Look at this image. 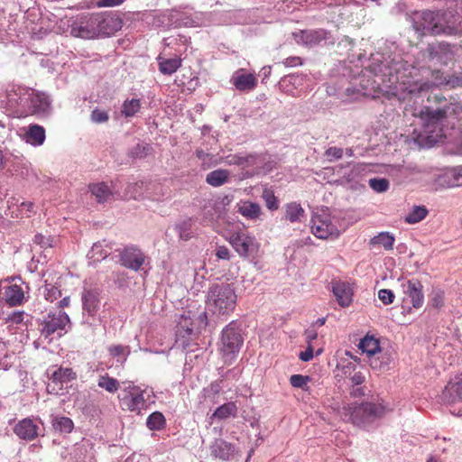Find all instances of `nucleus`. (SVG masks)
Returning <instances> with one entry per match:
<instances>
[{"instance_id":"1","label":"nucleus","mask_w":462,"mask_h":462,"mask_svg":"<svg viewBox=\"0 0 462 462\" xmlns=\"http://www.w3.org/2000/svg\"><path fill=\"white\" fill-rule=\"evenodd\" d=\"M365 70L374 79L364 77L358 88L346 89V96L357 93L372 98L383 97L389 100L396 98L400 102H411L434 88L446 86L448 79L440 70L432 72L433 80L422 79L420 78V69L391 50L372 53Z\"/></svg>"},{"instance_id":"2","label":"nucleus","mask_w":462,"mask_h":462,"mask_svg":"<svg viewBox=\"0 0 462 462\" xmlns=\"http://www.w3.org/2000/svg\"><path fill=\"white\" fill-rule=\"evenodd\" d=\"M414 31L420 36H461L462 16L455 10H422L410 16Z\"/></svg>"},{"instance_id":"3","label":"nucleus","mask_w":462,"mask_h":462,"mask_svg":"<svg viewBox=\"0 0 462 462\" xmlns=\"http://www.w3.org/2000/svg\"><path fill=\"white\" fill-rule=\"evenodd\" d=\"M336 410L343 421L350 422L365 431H373L379 427L381 420L390 408L383 401L376 400L345 403Z\"/></svg>"},{"instance_id":"4","label":"nucleus","mask_w":462,"mask_h":462,"mask_svg":"<svg viewBox=\"0 0 462 462\" xmlns=\"http://www.w3.org/2000/svg\"><path fill=\"white\" fill-rule=\"evenodd\" d=\"M436 100L439 104L436 107L423 106L413 108L411 112V116L418 119V124L425 134L440 132L451 107V103L444 97H436Z\"/></svg>"},{"instance_id":"5","label":"nucleus","mask_w":462,"mask_h":462,"mask_svg":"<svg viewBox=\"0 0 462 462\" xmlns=\"http://www.w3.org/2000/svg\"><path fill=\"white\" fill-rule=\"evenodd\" d=\"M236 294L231 284H214L209 288L207 296L208 310L217 315H228L236 308Z\"/></svg>"},{"instance_id":"6","label":"nucleus","mask_w":462,"mask_h":462,"mask_svg":"<svg viewBox=\"0 0 462 462\" xmlns=\"http://www.w3.org/2000/svg\"><path fill=\"white\" fill-rule=\"evenodd\" d=\"M244 338L235 322L229 323L222 331L220 353L224 363L231 365L243 345Z\"/></svg>"},{"instance_id":"7","label":"nucleus","mask_w":462,"mask_h":462,"mask_svg":"<svg viewBox=\"0 0 462 462\" xmlns=\"http://www.w3.org/2000/svg\"><path fill=\"white\" fill-rule=\"evenodd\" d=\"M227 241L241 258L254 260L260 255L261 244L248 232L235 231Z\"/></svg>"},{"instance_id":"8","label":"nucleus","mask_w":462,"mask_h":462,"mask_svg":"<svg viewBox=\"0 0 462 462\" xmlns=\"http://www.w3.org/2000/svg\"><path fill=\"white\" fill-rule=\"evenodd\" d=\"M31 89L21 86H12L6 90L5 104L6 110L16 117H25V110Z\"/></svg>"},{"instance_id":"9","label":"nucleus","mask_w":462,"mask_h":462,"mask_svg":"<svg viewBox=\"0 0 462 462\" xmlns=\"http://www.w3.org/2000/svg\"><path fill=\"white\" fill-rule=\"evenodd\" d=\"M144 391L134 383L122 389L118 395L120 407L124 411L135 412L140 414L143 410L147 408L146 400L144 399Z\"/></svg>"},{"instance_id":"10","label":"nucleus","mask_w":462,"mask_h":462,"mask_svg":"<svg viewBox=\"0 0 462 462\" xmlns=\"http://www.w3.org/2000/svg\"><path fill=\"white\" fill-rule=\"evenodd\" d=\"M265 161L263 154L257 153H234L226 156L227 165H236L245 171L248 176L259 173Z\"/></svg>"},{"instance_id":"11","label":"nucleus","mask_w":462,"mask_h":462,"mask_svg":"<svg viewBox=\"0 0 462 462\" xmlns=\"http://www.w3.org/2000/svg\"><path fill=\"white\" fill-rule=\"evenodd\" d=\"M69 323L68 314L62 310L49 312L41 323L40 332L45 338H50L55 332L65 329Z\"/></svg>"},{"instance_id":"12","label":"nucleus","mask_w":462,"mask_h":462,"mask_svg":"<svg viewBox=\"0 0 462 462\" xmlns=\"http://www.w3.org/2000/svg\"><path fill=\"white\" fill-rule=\"evenodd\" d=\"M97 25L95 13L81 16L71 25L70 33L74 37L94 39L97 37Z\"/></svg>"},{"instance_id":"13","label":"nucleus","mask_w":462,"mask_h":462,"mask_svg":"<svg viewBox=\"0 0 462 462\" xmlns=\"http://www.w3.org/2000/svg\"><path fill=\"white\" fill-rule=\"evenodd\" d=\"M359 362L360 358L358 356L352 355L350 351H345L344 355L337 359L335 369V377L337 382L341 380L350 382V378L355 373H362L360 370H356Z\"/></svg>"},{"instance_id":"14","label":"nucleus","mask_w":462,"mask_h":462,"mask_svg":"<svg viewBox=\"0 0 462 462\" xmlns=\"http://www.w3.org/2000/svg\"><path fill=\"white\" fill-rule=\"evenodd\" d=\"M95 17L97 18V37L111 35L121 28V20L110 13H95Z\"/></svg>"},{"instance_id":"15","label":"nucleus","mask_w":462,"mask_h":462,"mask_svg":"<svg viewBox=\"0 0 462 462\" xmlns=\"http://www.w3.org/2000/svg\"><path fill=\"white\" fill-rule=\"evenodd\" d=\"M144 254L135 246H126L120 253L121 264L124 267L134 270L135 272L141 269L142 265L144 263Z\"/></svg>"},{"instance_id":"16","label":"nucleus","mask_w":462,"mask_h":462,"mask_svg":"<svg viewBox=\"0 0 462 462\" xmlns=\"http://www.w3.org/2000/svg\"><path fill=\"white\" fill-rule=\"evenodd\" d=\"M210 452L215 458L227 461L235 458L239 450L232 443L222 439H217L210 446Z\"/></svg>"},{"instance_id":"17","label":"nucleus","mask_w":462,"mask_h":462,"mask_svg":"<svg viewBox=\"0 0 462 462\" xmlns=\"http://www.w3.org/2000/svg\"><path fill=\"white\" fill-rule=\"evenodd\" d=\"M441 402L446 404H453L462 401V377H455L450 380L443 389L440 396Z\"/></svg>"},{"instance_id":"18","label":"nucleus","mask_w":462,"mask_h":462,"mask_svg":"<svg viewBox=\"0 0 462 462\" xmlns=\"http://www.w3.org/2000/svg\"><path fill=\"white\" fill-rule=\"evenodd\" d=\"M331 291L337 303L342 308L350 306L353 301V289L348 282L342 281H332Z\"/></svg>"},{"instance_id":"19","label":"nucleus","mask_w":462,"mask_h":462,"mask_svg":"<svg viewBox=\"0 0 462 462\" xmlns=\"http://www.w3.org/2000/svg\"><path fill=\"white\" fill-rule=\"evenodd\" d=\"M403 291L411 298L415 309L422 307L424 302L423 285L417 279L408 280L402 283Z\"/></svg>"},{"instance_id":"20","label":"nucleus","mask_w":462,"mask_h":462,"mask_svg":"<svg viewBox=\"0 0 462 462\" xmlns=\"http://www.w3.org/2000/svg\"><path fill=\"white\" fill-rule=\"evenodd\" d=\"M50 103L44 94H40L31 89L30 98L27 103L25 116L31 115H42L49 108Z\"/></svg>"},{"instance_id":"21","label":"nucleus","mask_w":462,"mask_h":462,"mask_svg":"<svg viewBox=\"0 0 462 462\" xmlns=\"http://www.w3.org/2000/svg\"><path fill=\"white\" fill-rule=\"evenodd\" d=\"M319 211H322V215L319 214V239L333 240L338 237L340 231L330 216L326 215L323 208L319 209Z\"/></svg>"},{"instance_id":"22","label":"nucleus","mask_w":462,"mask_h":462,"mask_svg":"<svg viewBox=\"0 0 462 462\" xmlns=\"http://www.w3.org/2000/svg\"><path fill=\"white\" fill-rule=\"evenodd\" d=\"M14 431L22 439L32 440L38 436V426L30 418H25L14 426Z\"/></svg>"},{"instance_id":"23","label":"nucleus","mask_w":462,"mask_h":462,"mask_svg":"<svg viewBox=\"0 0 462 462\" xmlns=\"http://www.w3.org/2000/svg\"><path fill=\"white\" fill-rule=\"evenodd\" d=\"M236 211L247 220L256 221L262 215L261 206L250 200H240L236 205Z\"/></svg>"},{"instance_id":"24","label":"nucleus","mask_w":462,"mask_h":462,"mask_svg":"<svg viewBox=\"0 0 462 462\" xmlns=\"http://www.w3.org/2000/svg\"><path fill=\"white\" fill-rule=\"evenodd\" d=\"M232 83L239 91H251L256 87L257 79L254 74H245L241 69L234 74Z\"/></svg>"},{"instance_id":"25","label":"nucleus","mask_w":462,"mask_h":462,"mask_svg":"<svg viewBox=\"0 0 462 462\" xmlns=\"http://www.w3.org/2000/svg\"><path fill=\"white\" fill-rule=\"evenodd\" d=\"M192 333L193 328L191 319L182 316L177 326L176 343L184 348L187 347L189 346V337Z\"/></svg>"},{"instance_id":"26","label":"nucleus","mask_w":462,"mask_h":462,"mask_svg":"<svg viewBox=\"0 0 462 462\" xmlns=\"http://www.w3.org/2000/svg\"><path fill=\"white\" fill-rule=\"evenodd\" d=\"M88 189L98 203L109 202L114 199V192L105 182L90 184Z\"/></svg>"},{"instance_id":"27","label":"nucleus","mask_w":462,"mask_h":462,"mask_svg":"<svg viewBox=\"0 0 462 462\" xmlns=\"http://www.w3.org/2000/svg\"><path fill=\"white\" fill-rule=\"evenodd\" d=\"M159 70L163 75H171L175 73L182 64L180 57L175 56L174 58L166 59L159 56L157 58Z\"/></svg>"},{"instance_id":"28","label":"nucleus","mask_w":462,"mask_h":462,"mask_svg":"<svg viewBox=\"0 0 462 462\" xmlns=\"http://www.w3.org/2000/svg\"><path fill=\"white\" fill-rule=\"evenodd\" d=\"M358 348L368 356H373L381 352L379 339L372 335H365L359 342Z\"/></svg>"},{"instance_id":"29","label":"nucleus","mask_w":462,"mask_h":462,"mask_svg":"<svg viewBox=\"0 0 462 462\" xmlns=\"http://www.w3.org/2000/svg\"><path fill=\"white\" fill-rule=\"evenodd\" d=\"M365 380L363 373H355L350 378V382L346 383L350 387L349 393L354 398H359L365 395V387L362 384Z\"/></svg>"},{"instance_id":"30","label":"nucleus","mask_w":462,"mask_h":462,"mask_svg":"<svg viewBox=\"0 0 462 462\" xmlns=\"http://www.w3.org/2000/svg\"><path fill=\"white\" fill-rule=\"evenodd\" d=\"M25 141L34 146L42 145L45 141V129L38 125H30L25 134Z\"/></svg>"},{"instance_id":"31","label":"nucleus","mask_w":462,"mask_h":462,"mask_svg":"<svg viewBox=\"0 0 462 462\" xmlns=\"http://www.w3.org/2000/svg\"><path fill=\"white\" fill-rule=\"evenodd\" d=\"M230 171L226 169H217L208 172L206 182L212 187H220L229 181Z\"/></svg>"},{"instance_id":"32","label":"nucleus","mask_w":462,"mask_h":462,"mask_svg":"<svg viewBox=\"0 0 462 462\" xmlns=\"http://www.w3.org/2000/svg\"><path fill=\"white\" fill-rule=\"evenodd\" d=\"M284 209V218L291 223L300 222L301 218L305 215V211L302 207L296 202L286 204Z\"/></svg>"},{"instance_id":"33","label":"nucleus","mask_w":462,"mask_h":462,"mask_svg":"<svg viewBox=\"0 0 462 462\" xmlns=\"http://www.w3.org/2000/svg\"><path fill=\"white\" fill-rule=\"evenodd\" d=\"M5 294V300H6L7 304L10 306L21 305L23 300V298H24L23 289L19 285H16V284L7 287Z\"/></svg>"},{"instance_id":"34","label":"nucleus","mask_w":462,"mask_h":462,"mask_svg":"<svg viewBox=\"0 0 462 462\" xmlns=\"http://www.w3.org/2000/svg\"><path fill=\"white\" fill-rule=\"evenodd\" d=\"M394 241L393 235L389 232H381L370 239L369 245L372 246H382L388 251L393 249Z\"/></svg>"},{"instance_id":"35","label":"nucleus","mask_w":462,"mask_h":462,"mask_svg":"<svg viewBox=\"0 0 462 462\" xmlns=\"http://www.w3.org/2000/svg\"><path fill=\"white\" fill-rule=\"evenodd\" d=\"M429 211L425 206H413L411 211L404 217V221L407 224H416L423 220Z\"/></svg>"},{"instance_id":"36","label":"nucleus","mask_w":462,"mask_h":462,"mask_svg":"<svg viewBox=\"0 0 462 462\" xmlns=\"http://www.w3.org/2000/svg\"><path fill=\"white\" fill-rule=\"evenodd\" d=\"M74 379H76V373L72 370V368L69 367H60L54 371L51 375V380L53 383H69Z\"/></svg>"},{"instance_id":"37","label":"nucleus","mask_w":462,"mask_h":462,"mask_svg":"<svg viewBox=\"0 0 462 462\" xmlns=\"http://www.w3.org/2000/svg\"><path fill=\"white\" fill-rule=\"evenodd\" d=\"M237 412V406L235 402H230L219 406L213 413L212 417L219 420L226 419L230 416L235 417Z\"/></svg>"},{"instance_id":"38","label":"nucleus","mask_w":462,"mask_h":462,"mask_svg":"<svg viewBox=\"0 0 462 462\" xmlns=\"http://www.w3.org/2000/svg\"><path fill=\"white\" fill-rule=\"evenodd\" d=\"M98 387L105 389L109 393H115L120 387L119 382L110 377L107 374L100 375L97 380Z\"/></svg>"},{"instance_id":"39","label":"nucleus","mask_w":462,"mask_h":462,"mask_svg":"<svg viewBox=\"0 0 462 462\" xmlns=\"http://www.w3.org/2000/svg\"><path fill=\"white\" fill-rule=\"evenodd\" d=\"M451 44L446 42H439L436 45L429 46L430 57L431 59H441L440 54H443L445 57L451 54Z\"/></svg>"},{"instance_id":"40","label":"nucleus","mask_w":462,"mask_h":462,"mask_svg":"<svg viewBox=\"0 0 462 462\" xmlns=\"http://www.w3.org/2000/svg\"><path fill=\"white\" fill-rule=\"evenodd\" d=\"M141 107V102L138 98H132V99H126L123 105L121 113L125 117H132L134 116Z\"/></svg>"},{"instance_id":"41","label":"nucleus","mask_w":462,"mask_h":462,"mask_svg":"<svg viewBox=\"0 0 462 462\" xmlns=\"http://www.w3.org/2000/svg\"><path fill=\"white\" fill-rule=\"evenodd\" d=\"M165 418L162 412H152L147 419V427L152 430H160L164 428Z\"/></svg>"},{"instance_id":"42","label":"nucleus","mask_w":462,"mask_h":462,"mask_svg":"<svg viewBox=\"0 0 462 462\" xmlns=\"http://www.w3.org/2000/svg\"><path fill=\"white\" fill-rule=\"evenodd\" d=\"M53 428L60 432L69 433L72 431L74 424L68 417H55L52 420Z\"/></svg>"},{"instance_id":"43","label":"nucleus","mask_w":462,"mask_h":462,"mask_svg":"<svg viewBox=\"0 0 462 462\" xmlns=\"http://www.w3.org/2000/svg\"><path fill=\"white\" fill-rule=\"evenodd\" d=\"M82 301L84 309L89 313L95 311L98 305L97 296L91 291H88L83 293Z\"/></svg>"},{"instance_id":"44","label":"nucleus","mask_w":462,"mask_h":462,"mask_svg":"<svg viewBox=\"0 0 462 462\" xmlns=\"http://www.w3.org/2000/svg\"><path fill=\"white\" fill-rule=\"evenodd\" d=\"M448 187L462 186V167L452 169L445 174Z\"/></svg>"},{"instance_id":"45","label":"nucleus","mask_w":462,"mask_h":462,"mask_svg":"<svg viewBox=\"0 0 462 462\" xmlns=\"http://www.w3.org/2000/svg\"><path fill=\"white\" fill-rule=\"evenodd\" d=\"M33 242L43 249L51 248L56 245V239L53 236L43 234H36Z\"/></svg>"},{"instance_id":"46","label":"nucleus","mask_w":462,"mask_h":462,"mask_svg":"<svg viewBox=\"0 0 462 462\" xmlns=\"http://www.w3.org/2000/svg\"><path fill=\"white\" fill-rule=\"evenodd\" d=\"M370 188L378 193L385 192L389 189V180L385 178H373L368 180Z\"/></svg>"},{"instance_id":"47","label":"nucleus","mask_w":462,"mask_h":462,"mask_svg":"<svg viewBox=\"0 0 462 462\" xmlns=\"http://www.w3.org/2000/svg\"><path fill=\"white\" fill-rule=\"evenodd\" d=\"M310 381V377L301 374H293L290 377L291 384L295 388H300L303 391H309L308 382Z\"/></svg>"},{"instance_id":"48","label":"nucleus","mask_w":462,"mask_h":462,"mask_svg":"<svg viewBox=\"0 0 462 462\" xmlns=\"http://www.w3.org/2000/svg\"><path fill=\"white\" fill-rule=\"evenodd\" d=\"M34 204L31 201H23L17 208L18 213H16L17 217H30L32 214L34 212Z\"/></svg>"},{"instance_id":"49","label":"nucleus","mask_w":462,"mask_h":462,"mask_svg":"<svg viewBox=\"0 0 462 462\" xmlns=\"http://www.w3.org/2000/svg\"><path fill=\"white\" fill-rule=\"evenodd\" d=\"M343 154H344V150L342 148L334 146V147H329L328 149H327L325 151L324 157L327 161L333 162V161L342 158Z\"/></svg>"},{"instance_id":"50","label":"nucleus","mask_w":462,"mask_h":462,"mask_svg":"<svg viewBox=\"0 0 462 462\" xmlns=\"http://www.w3.org/2000/svg\"><path fill=\"white\" fill-rule=\"evenodd\" d=\"M430 304L436 309L441 308L444 305V291L434 290L430 295Z\"/></svg>"},{"instance_id":"51","label":"nucleus","mask_w":462,"mask_h":462,"mask_svg":"<svg viewBox=\"0 0 462 462\" xmlns=\"http://www.w3.org/2000/svg\"><path fill=\"white\" fill-rule=\"evenodd\" d=\"M263 198L268 209L276 210L278 208V200L273 192L264 190Z\"/></svg>"},{"instance_id":"52","label":"nucleus","mask_w":462,"mask_h":462,"mask_svg":"<svg viewBox=\"0 0 462 462\" xmlns=\"http://www.w3.org/2000/svg\"><path fill=\"white\" fill-rule=\"evenodd\" d=\"M91 121L96 124L106 123L109 119V116L106 111L94 109L90 116Z\"/></svg>"},{"instance_id":"53","label":"nucleus","mask_w":462,"mask_h":462,"mask_svg":"<svg viewBox=\"0 0 462 462\" xmlns=\"http://www.w3.org/2000/svg\"><path fill=\"white\" fill-rule=\"evenodd\" d=\"M446 86L449 88L462 87V72L448 75Z\"/></svg>"},{"instance_id":"54","label":"nucleus","mask_w":462,"mask_h":462,"mask_svg":"<svg viewBox=\"0 0 462 462\" xmlns=\"http://www.w3.org/2000/svg\"><path fill=\"white\" fill-rule=\"evenodd\" d=\"M378 298L384 305H389L393 302L395 295L392 290L382 289L378 291Z\"/></svg>"},{"instance_id":"55","label":"nucleus","mask_w":462,"mask_h":462,"mask_svg":"<svg viewBox=\"0 0 462 462\" xmlns=\"http://www.w3.org/2000/svg\"><path fill=\"white\" fill-rule=\"evenodd\" d=\"M221 383H222V381L212 382L208 385V387L205 389L207 396L209 398H215L216 396H217L222 390Z\"/></svg>"},{"instance_id":"56","label":"nucleus","mask_w":462,"mask_h":462,"mask_svg":"<svg viewBox=\"0 0 462 462\" xmlns=\"http://www.w3.org/2000/svg\"><path fill=\"white\" fill-rule=\"evenodd\" d=\"M216 256L221 260H229L231 258V253L226 245H219L216 249Z\"/></svg>"},{"instance_id":"57","label":"nucleus","mask_w":462,"mask_h":462,"mask_svg":"<svg viewBox=\"0 0 462 462\" xmlns=\"http://www.w3.org/2000/svg\"><path fill=\"white\" fill-rule=\"evenodd\" d=\"M126 348L127 347H125L121 345H113L109 346L108 351L112 356L117 357L121 356H125Z\"/></svg>"},{"instance_id":"58","label":"nucleus","mask_w":462,"mask_h":462,"mask_svg":"<svg viewBox=\"0 0 462 462\" xmlns=\"http://www.w3.org/2000/svg\"><path fill=\"white\" fill-rule=\"evenodd\" d=\"M282 64L285 67H297V66L301 65L302 61H301V59L300 57L292 56V57H289V58L285 59L282 61Z\"/></svg>"},{"instance_id":"59","label":"nucleus","mask_w":462,"mask_h":462,"mask_svg":"<svg viewBox=\"0 0 462 462\" xmlns=\"http://www.w3.org/2000/svg\"><path fill=\"white\" fill-rule=\"evenodd\" d=\"M125 0H100L97 5L98 7L108 6L113 7L123 4Z\"/></svg>"},{"instance_id":"60","label":"nucleus","mask_w":462,"mask_h":462,"mask_svg":"<svg viewBox=\"0 0 462 462\" xmlns=\"http://www.w3.org/2000/svg\"><path fill=\"white\" fill-rule=\"evenodd\" d=\"M299 357L301 361H310L313 357L312 346H310L305 351L300 352Z\"/></svg>"},{"instance_id":"61","label":"nucleus","mask_w":462,"mask_h":462,"mask_svg":"<svg viewBox=\"0 0 462 462\" xmlns=\"http://www.w3.org/2000/svg\"><path fill=\"white\" fill-rule=\"evenodd\" d=\"M23 319V312H14L13 315L10 318V320L13 323L19 324Z\"/></svg>"},{"instance_id":"62","label":"nucleus","mask_w":462,"mask_h":462,"mask_svg":"<svg viewBox=\"0 0 462 462\" xmlns=\"http://www.w3.org/2000/svg\"><path fill=\"white\" fill-rule=\"evenodd\" d=\"M69 304V297H65L63 298L61 300H60L59 302V306L60 308H65V307H68Z\"/></svg>"},{"instance_id":"63","label":"nucleus","mask_w":462,"mask_h":462,"mask_svg":"<svg viewBox=\"0 0 462 462\" xmlns=\"http://www.w3.org/2000/svg\"><path fill=\"white\" fill-rule=\"evenodd\" d=\"M196 155L199 159L200 160H204L205 157L208 155L206 154L202 150H197L196 151Z\"/></svg>"},{"instance_id":"64","label":"nucleus","mask_w":462,"mask_h":462,"mask_svg":"<svg viewBox=\"0 0 462 462\" xmlns=\"http://www.w3.org/2000/svg\"><path fill=\"white\" fill-rule=\"evenodd\" d=\"M427 462H440L439 458L434 456H431Z\"/></svg>"}]
</instances>
